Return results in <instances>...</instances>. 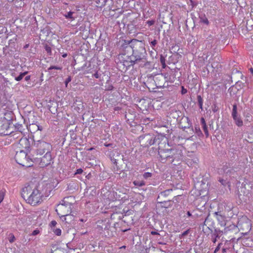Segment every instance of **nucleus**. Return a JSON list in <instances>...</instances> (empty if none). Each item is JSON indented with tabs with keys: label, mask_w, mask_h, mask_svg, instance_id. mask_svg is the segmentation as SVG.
Returning a JSON list of instances; mask_svg holds the SVG:
<instances>
[{
	"label": "nucleus",
	"mask_w": 253,
	"mask_h": 253,
	"mask_svg": "<svg viewBox=\"0 0 253 253\" xmlns=\"http://www.w3.org/2000/svg\"><path fill=\"white\" fill-rule=\"evenodd\" d=\"M45 50L49 55L52 53L51 48L48 45L45 46Z\"/></svg>",
	"instance_id": "nucleus-35"
},
{
	"label": "nucleus",
	"mask_w": 253,
	"mask_h": 253,
	"mask_svg": "<svg viewBox=\"0 0 253 253\" xmlns=\"http://www.w3.org/2000/svg\"><path fill=\"white\" fill-rule=\"evenodd\" d=\"M133 52V45L132 40L128 42V43L123 45V52L121 53H126L132 55Z\"/></svg>",
	"instance_id": "nucleus-15"
},
{
	"label": "nucleus",
	"mask_w": 253,
	"mask_h": 253,
	"mask_svg": "<svg viewBox=\"0 0 253 253\" xmlns=\"http://www.w3.org/2000/svg\"><path fill=\"white\" fill-rule=\"evenodd\" d=\"M233 120L238 126H241L243 125V122L240 117H236L233 118Z\"/></svg>",
	"instance_id": "nucleus-24"
},
{
	"label": "nucleus",
	"mask_w": 253,
	"mask_h": 253,
	"mask_svg": "<svg viewBox=\"0 0 253 253\" xmlns=\"http://www.w3.org/2000/svg\"><path fill=\"white\" fill-rule=\"evenodd\" d=\"M9 123L5 119H0V135H6L8 134Z\"/></svg>",
	"instance_id": "nucleus-14"
},
{
	"label": "nucleus",
	"mask_w": 253,
	"mask_h": 253,
	"mask_svg": "<svg viewBox=\"0 0 253 253\" xmlns=\"http://www.w3.org/2000/svg\"><path fill=\"white\" fill-rule=\"evenodd\" d=\"M52 231L57 236H60L61 235V230L59 228L53 229Z\"/></svg>",
	"instance_id": "nucleus-32"
},
{
	"label": "nucleus",
	"mask_w": 253,
	"mask_h": 253,
	"mask_svg": "<svg viewBox=\"0 0 253 253\" xmlns=\"http://www.w3.org/2000/svg\"><path fill=\"white\" fill-rule=\"evenodd\" d=\"M112 162L113 163V164L114 165H115V166L116 167V169H115V168H114L115 171H118L120 169L118 168V166L117 165V160L114 159H112Z\"/></svg>",
	"instance_id": "nucleus-37"
},
{
	"label": "nucleus",
	"mask_w": 253,
	"mask_h": 253,
	"mask_svg": "<svg viewBox=\"0 0 253 253\" xmlns=\"http://www.w3.org/2000/svg\"><path fill=\"white\" fill-rule=\"evenodd\" d=\"M10 236L11 237L9 239V241L10 243H12L15 241V238L13 234H11Z\"/></svg>",
	"instance_id": "nucleus-41"
},
{
	"label": "nucleus",
	"mask_w": 253,
	"mask_h": 253,
	"mask_svg": "<svg viewBox=\"0 0 253 253\" xmlns=\"http://www.w3.org/2000/svg\"><path fill=\"white\" fill-rule=\"evenodd\" d=\"M67 54L65 53V54L62 55V56H63V57L65 58V57H66L67 56Z\"/></svg>",
	"instance_id": "nucleus-64"
},
{
	"label": "nucleus",
	"mask_w": 253,
	"mask_h": 253,
	"mask_svg": "<svg viewBox=\"0 0 253 253\" xmlns=\"http://www.w3.org/2000/svg\"><path fill=\"white\" fill-rule=\"evenodd\" d=\"M232 116L233 118L237 117V108L236 105H234L233 106Z\"/></svg>",
	"instance_id": "nucleus-27"
},
{
	"label": "nucleus",
	"mask_w": 253,
	"mask_h": 253,
	"mask_svg": "<svg viewBox=\"0 0 253 253\" xmlns=\"http://www.w3.org/2000/svg\"><path fill=\"white\" fill-rule=\"evenodd\" d=\"M93 149H94V148H93V147H91V148H90L87 149V151H92V150H93Z\"/></svg>",
	"instance_id": "nucleus-62"
},
{
	"label": "nucleus",
	"mask_w": 253,
	"mask_h": 253,
	"mask_svg": "<svg viewBox=\"0 0 253 253\" xmlns=\"http://www.w3.org/2000/svg\"><path fill=\"white\" fill-rule=\"evenodd\" d=\"M151 176H152V174L150 172H145L143 174V177L145 178H147L150 177H151Z\"/></svg>",
	"instance_id": "nucleus-40"
},
{
	"label": "nucleus",
	"mask_w": 253,
	"mask_h": 253,
	"mask_svg": "<svg viewBox=\"0 0 253 253\" xmlns=\"http://www.w3.org/2000/svg\"><path fill=\"white\" fill-rule=\"evenodd\" d=\"M164 79L166 82L173 83L175 80V77L172 74V77L169 76V74L168 73L165 74Z\"/></svg>",
	"instance_id": "nucleus-22"
},
{
	"label": "nucleus",
	"mask_w": 253,
	"mask_h": 253,
	"mask_svg": "<svg viewBox=\"0 0 253 253\" xmlns=\"http://www.w3.org/2000/svg\"><path fill=\"white\" fill-rule=\"evenodd\" d=\"M83 172V170L82 169H79L76 170L75 174H81Z\"/></svg>",
	"instance_id": "nucleus-47"
},
{
	"label": "nucleus",
	"mask_w": 253,
	"mask_h": 253,
	"mask_svg": "<svg viewBox=\"0 0 253 253\" xmlns=\"http://www.w3.org/2000/svg\"><path fill=\"white\" fill-rule=\"evenodd\" d=\"M61 219L62 222H65L66 224H71L74 220V216L71 213H69V214H67V215L63 216Z\"/></svg>",
	"instance_id": "nucleus-20"
},
{
	"label": "nucleus",
	"mask_w": 253,
	"mask_h": 253,
	"mask_svg": "<svg viewBox=\"0 0 253 253\" xmlns=\"http://www.w3.org/2000/svg\"><path fill=\"white\" fill-rule=\"evenodd\" d=\"M250 71L251 74L253 75V68H250Z\"/></svg>",
	"instance_id": "nucleus-61"
},
{
	"label": "nucleus",
	"mask_w": 253,
	"mask_h": 253,
	"mask_svg": "<svg viewBox=\"0 0 253 253\" xmlns=\"http://www.w3.org/2000/svg\"><path fill=\"white\" fill-rule=\"evenodd\" d=\"M22 196L27 203L33 206L41 204L43 195L37 185L31 183L25 186L22 191Z\"/></svg>",
	"instance_id": "nucleus-1"
},
{
	"label": "nucleus",
	"mask_w": 253,
	"mask_h": 253,
	"mask_svg": "<svg viewBox=\"0 0 253 253\" xmlns=\"http://www.w3.org/2000/svg\"><path fill=\"white\" fill-rule=\"evenodd\" d=\"M27 74V72L21 73L18 77L15 78V80L17 81H21L23 78Z\"/></svg>",
	"instance_id": "nucleus-29"
},
{
	"label": "nucleus",
	"mask_w": 253,
	"mask_h": 253,
	"mask_svg": "<svg viewBox=\"0 0 253 253\" xmlns=\"http://www.w3.org/2000/svg\"><path fill=\"white\" fill-rule=\"evenodd\" d=\"M218 180L222 185H224L225 184V180L224 179L220 178Z\"/></svg>",
	"instance_id": "nucleus-53"
},
{
	"label": "nucleus",
	"mask_w": 253,
	"mask_h": 253,
	"mask_svg": "<svg viewBox=\"0 0 253 253\" xmlns=\"http://www.w3.org/2000/svg\"><path fill=\"white\" fill-rule=\"evenodd\" d=\"M215 213L217 215V219L219 220V217L222 218V216H221V215L219 214V212H216Z\"/></svg>",
	"instance_id": "nucleus-54"
},
{
	"label": "nucleus",
	"mask_w": 253,
	"mask_h": 253,
	"mask_svg": "<svg viewBox=\"0 0 253 253\" xmlns=\"http://www.w3.org/2000/svg\"><path fill=\"white\" fill-rule=\"evenodd\" d=\"M198 144V143H194L192 144V147H191V149H193V150L192 151H191V152H194L197 150Z\"/></svg>",
	"instance_id": "nucleus-38"
},
{
	"label": "nucleus",
	"mask_w": 253,
	"mask_h": 253,
	"mask_svg": "<svg viewBox=\"0 0 253 253\" xmlns=\"http://www.w3.org/2000/svg\"><path fill=\"white\" fill-rule=\"evenodd\" d=\"M211 241L213 243H215L217 241V238L214 237L213 235L211 236Z\"/></svg>",
	"instance_id": "nucleus-52"
},
{
	"label": "nucleus",
	"mask_w": 253,
	"mask_h": 253,
	"mask_svg": "<svg viewBox=\"0 0 253 253\" xmlns=\"http://www.w3.org/2000/svg\"><path fill=\"white\" fill-rule=\"evenodd\" d=\"M52 150V145L50 143L43 141H38L34 144L30 155L32 157H38L51 152Z\"/></svg>",
	"instance_id": "nucleus-3"
},
{
	"label": "nucleus",
	"mask_w": 253,
	"mask_h": 253,
	"mask_svg": "<svg viewBox=\"0 0 253 253\" xmlns=\"http://www.w3.org/2000/svg\"><path fill=\"white\" fill-rule=\"evenodd\" d=\"M189 231V229L187 230L186 231H184L183 233H182L181 236H184V235H186L187 233Z\"/></svg>",
	"instance_id": "nucleus-57"
},
{
	"label": "nucleus",
	"mask_w": 253,
	"mask_h": 253,
	"mask_svg": "<svg viewBox=\"0 0 253 253\" xmlns=\"http://www.w3.org/2000/svg\"><path fill=\"white\" fill-rule=\"evenodd\" d=\"M221 245H222V243H220L218 244V245L217 247L215 248V250H214V253H217V252L219 250V249H220V246H221Z\"/></svg>",
	"instance_id": "nucleus-45"
},
{
	"label": "nucleus",
	"mask_w": 253,
	"mask_h": 253,
	"mask_svg": "<svg viewBox=\"0 0 253 253\" xmlns=\"http://www.w3.org/2000/svg\"><path fill=\"white\" fill-rule=\"evenodd\" d=\"M31 145L30 142L27 137H22L19 141L18 147L21 149H28Z\"/></svg>",
	"instance_id": "nucleus-16"
},
{
	"label": "nucleus",
	"mask_w": 253,
	"mask_h": 253,
	"mask_svg": "<svg viewBox=\"0 0 253 253\" xmlns=\"http://www.w3.org/2000/svg\"><path fill=\"white\" fill-rule=\"evenodd\" d=\"M198 160H199L197 157H194V158L192 159H191V161H192L193 163L195 164H197Z\"/></svg>",
	"instance_id": "nucleus-48"
},
{
	"label": "nucleus",
	"mask_w": 253,
	"mask_h": 253,
	"mask_svg": "<svg viewBox=\"0 0 253 253\" xmlns=\"http://www.w3.org/2000/svg\"><path fill=\"white\" fill-rule=\"evenodd\" d=\"M105 7L104 9V12L105 13L107 11L111 12V11L114 12L116 10L119 9V8L117 6V2L113 0H107L105 5H104ZM109 16H112L114 14L111 13H109L107 14Z\"/></svg>",
	"instance_id": "nucleus-12"
},
{
	"label": "nucleus",
	"mask_w": 253,
	"mask_h": 253,
	"mask_svg": "<svg viewBox=\"0 0 253 253\" xmlns=\"http://www.w3.org/2000/svg\"><path fill=\"white\" fill-rule=\"evenodd\" d=\"M119 59L121 63L127 68L133 66L136 62L133 55L126 53H121L119 55Z\"/></svg>",
	"instance_id": "nucleus-6"
},
{
	"label": "nucleus",
	"mask_w": 253,
	"mask_h": 253,
	"mask_svg": "<svg viewBox=\"0 0 253 253\" xmlns=\"http://www.w3.org/2000/svg\"><path fill=\"white\" fill-rule=\"evenodd\" d=\"M172 191V190H166L165 191H163L161 193L160 195L161 196H165L167 193H169V192H170Z\"/></svg>",
	"instance_id": "nucleus-46"
},
{
	"label": "nucleus",
	"mask_w": 253,
	"mask_h": 253,
	"mask_svg": "<svg viewBox=\"0 0 253 253\" xmlns=\"http://www.w3.org/2000/svg\"><path fill=\"white\" fill-rule=\"evenodd\" d=\"M72 209V208L68 207L61 203L57 206L56 211L61 219L63 218V216L67 215V214L71 213Z\"/></svg>",
	"instance_id": "nucleus-9"
},
{
	"label": "nucleus",
	"mask_w": 253,
	"mask_h": 253,
	"mask_svg": "<svg viewBox=\"0 0 253 253\" xmlns=\"http://www.w3.org/2000/svg\"><path fill=\"white\" fill-rule=\"evenodd\" d=\"M155 23V21L154 20H148L147 21V24L149 26H152L153 25H154Z\"/></svg>",
	"instance_id": "nucleus-44"
},
{
	"label": "nucleus",
	"mask_w": 253,
	"mask_h": 253,
	"mask_svg": "<svg viewBox=\"0 0 253 253\" xmlns=\"http://www.w3.org/2000/svg\"><path fill=\"white\" fill-rule=\"evenodd\" d=\"M57 224V222L55 220H52L50 222V226L51 227H55Z\"/></svg>",
	"instance_id": "nucleus-43"
},
{
	"label": "nucleus",
	"mask_w": 253,
	"mask_h": 253,
	"mask_svg": "<svg viewBox=\"0 0 253 253\" xmlns=\"http://www.w3.org/2000/svg\"><path fill=\"white\" fill-rule=\"evenodd\" d=\"M52 69L59 70H61L62 69L61 67L56 66H51L48 68V70L50 71Z\"/></svg>",
	"instance_id": "nucleus-36"
},
{
	"label": "nucleus",
	"mask_w": 253,
	"mask_h": 253,
	"mask_svg": "<svg viewBox=\"0 0 253 253\" xmlns=\"http://www.w3.org/2000/svg\"><path fill=\"white\" fill-rule=\"evenodd\" d=\"M71 78L70 77H69L68 79H67L66 82H65V84H66V86L68 84L69 82H70L71 81Z\"/></svg>",
	"instance_id": "nucleus-55"
},
{
	"label": "nucleus",
	"mask_w": 253,
	"mask_h": 253,
	"mask_svg": "<svg viewBox=\"0 0 253 253\" xmlns=\"http://www.w3.org/2000/svg\"><path fill=\"white\" fill-rule=\"evenodd\" d=\"M133 184L135 186L141 187L145 185V182L143 180H135L133 182Z\"/></svg>",
	"instance_id": "nucleus-26"
},
{
	"label": "nucleus",
	"mask_w": 253,
	"mask_h": 253,
	"mask_svg": "<svg viewBox=\"0 0 253 253\" xmlns=\"http://www.w3.org/2000/svg\"><path fill=\"white\" fill-rule=\"evenodd\" d=\"M73 12L69 11L68 12L67 14L64 15V16L67 19L69 18L73 20L74 19V18L73 17Z\"/></svg>",
	"instance_id": "nucleus-34"
},
{
	"label": "nucleus",
	"mask_w": 253,
	"mask_h": 253,
	"mask_svg": "<svg viewBox=\"0 0 253 253\" xmlns=\"http://www.w3.org/2000/svg\"><path fill=\"white\" fill-rule=\"evenodd\" d=\"M197 98H198V104H199V107L200 109H203V108H202L203 99L200 95H198L197 97Z\"/></svg>",
	"instance_id": "nucleus-31"
},
{
	"label": "nucleus",
	"mask_w": 253,
	"mask_h": 253,
	"mask_svg": "<svg viewBox=\"0 0 253 253\" xmlns=\"http://www.w3.org/2000/svg\"><path fill=\"white\" fill-rule=\"evenodd\" d=\"M160 78L163 79V75H161L159 77H156L155 80V82L158 87H161L164 86V84L163 83H159V82H158V80H160Z\"/></svg>",
	"instance_id": "nucleus-25"
},
{
	"label": "nucleus",
	"mask_w": 253,
	"mask_h": 253,
	"mask_svg": "<svg viewBox=\"0 0 253 253\" xmlns=\"http://www.w3.org/2000/svg\"><path fill=\"white\" fill-rule=\"evenodd\" d=\"M5 195V190H1L0 191V204L2 202Z\"/></svg>",
	"instance_id": "nucleus-30"
},
{
	"label": "nucleus",
	"mask_w": 253,
	"mask_h": 253,
	"mask_svg": "<svg viewBox=\"0 0 253 253\" xmlns=\"http://www.w3.org/2000/svg\"><path fill=\"white\" fill-rule=\"evenodd\" d=\"M30 76H27L25 78V80L28 81L30 80Z\"/></svg>",
	"instance_id": "nucleus-59"
},
{
	"label": "nucleus",
	"mask_w": 253,
	"mask_h": 253,
	"mask_svg": "<svg viewBox=\"0 0 253 253\" xmlns=\"http://www.w3.org/2000/svg\"><path fill=\"white\" fill-rule=\"evenodd\" d=\"M51 152L38 157V162L34 163H38L40 167L44 168L50 165L52 161Z\"/></svg>",
	"instance_id": "nucleus-8"
},
{
	"label": "nucleus",
	"mask_w": 253,
	"mask_h": 253,
	"mask_svg": "<svg viewBox=\"0 0 253 253\" xmlns=\"http://www.w3.org/2000/svg\"><path fill=\"white\" fill-rule=\"evenodd\" d=\"M187 90L186 88H185L183 86L181 87V93L182 94H184L187 93Z\"/></svg>",
	"instance_id": "nucleus-49"
},
{
	"label": "nucleus",
	"mask_w": 253,
	"mask_h": 253,
	"mask_svg": "<svg viewBox=\"0 0 253 253\" xmlns=\"http://www.w3.org/2000/svg\"><path fill=\"white\" fill-rule=\"evenodd\" d=\"M15 159L18 164L27 168L32 166L35 162L39 161L38 157H32L31 155L28 156L24 150L16 152Z\"/></svg>",
	"instance_id": "nucleus-2"
},
{
	"label": "nucleus",
	"mask_w": 253,
	"mask_h": 253,
	"mask_svg": "<svg viewBox=\"0 0 253 253\" xmlns=\"http://www.w3.org/2000/svg\"><path fill=\"white\" fill-rule=\"evenodd\" d=\"M17 127L19 131L21 133V134H22L23 130H24V129L23 128V126L22 125H18Z\"/></svg>",
	"instance_id": "nucleus-39"
},
{
	"label": "nucleus",
	"mask_w": 253,
	"mask_h": 253,
	"mask_svg": "<svg viewBox=\"0 0 253 253\" xmlns=\"http://www.w3.org/2000/svg\"><path fill=\"white\" fill-rule=\"evenodd\" d=\"M107 0H88V2H90V4L94 5L97 7H102L104 6Z\"/></svg>",
	"instance_id": "nucleus-18"
},
{
	"label": "nucleus",
	"mask_w": 253,
	"mask_h": 253,
	"mask_svg": "<svg viewBox=\"0 0 253 253\" xmlns=\"http://www.w3.org/2000/svg\"><path fill=\"white\" fill-rule=\"evenodd\" d=\"M229 230V227H227L224 228L223 230H222L223 231V235L227 234Z\"/></svg>",
	"instance_id": "nucleus-51"
},
{
	"label": "nucleus",
	"mask_w": 253,
	"mask_h": 253,
	"mask_svg": "<svg viewBox=\"0 0 253 253\" xmlns=\"http://www.w3.org/2000/svg\"><path fill=\"white\" fill-rule=\"evenodd\" d=\"M201 122L203 129L205 133L206 136V137H208L209 136L208 129V127L207 126V125L206 123V121H205V119H204V118H201Z\"/></svg>",
	"instance_id": "nucleus-21"
},
{
	"label": "nucleus",
	"mask_w": 253,
	"mask_h": 253,
	"mask_svg": "<svg viewBox=\"0 0 253 253\" xmlns=\"http://www.w3.org/2000/svg\"><path fill=\"white\" fill-rule=\"evenodd\" d=\"M80 221H81V222H85L86 221V219H80Z\"/></svg>",
	"instance_id": "nucleus-63"
},
{
	"label": "nucleus",
	"mask_w": 253,
	"mask_h": 253,
	"mask_svg": "<svg viewBox=\"0 0 253 253\" xmlns=\"http://www.w3.org/2000/svg\"><path fill=\"white\" fill-rule=\"evenodd\" d=\"M204 22L207 24H209V21L207 19H206L205 20H204Z\"/></svg>",
	"instance_id": "nucleus-60"
},
{
	"label": "nucleus",
	"mask_w": 253,
	"mask_h": 253,
	"mask_svg": "<svg viewBox=\"0 0 253 253\" xmlns=\"http://www.w3.org/2000/svg\"><path fill=\"white\" fill-rule=\"evenodd\" d=\"M157 44V41L156 40H153L151 42V45L152 47H154Z\"/></svg>",
	"instance_id": "nucleus-50"
},
{
	"label": "nucleus",
	"mask_w": 253,
	"mask_h": 253,
	"mask_svg": "<svg viewBox=\"0 0 253 253\" xmlns=\"http://www.w3.org/2000/svg\"><path fill=\"white\" fill-rule=\"evenodd\" d=\"M166 60L164 57L161 56L160 58V62L162 65V67L163 68H165L166 67Z\"/></svg>",
	"instance_id": "nucleus-33"
},
{
	"label": "nucleus",
	"mask_w": 253,
	"mask_h": 253,
	"mask_svg": "<svg viewBox=\"0 0 253 253\" xmlns=\"http://www.w3.org/2000/svg\"><path fill=\"white\" fill-rule=\"evenodd\" d=\"M206 181L202 180L194 184V188L199 191V193L200 195H203L205 196L208 194L209 186L208 183H206Z\"/></svg>",
	"instance_id": "nucleus-11"
},
{
	"label": "nucleus",
	"mask_w": 253,
	"mask_h": 253,
	"mask_svg": "<svg viewBox=\"0 0 253 253\" xmlns=\"http://www.w3.org/2000/svg\"><path fill=\"white\" fill-rule=\"evenodd\" d=\"M139 140L142 146L147 147L153 145L155 143L156 137L154 135L146 134L140 136Z\"/></svg>",
	"instance_id": "nucleus-7"
},
{
	"label": "nucleus",
	"mask_w": 253,
	"mask_h": 253,
	"mask_svg": "<svg viewBox=\"0 0 253 253\" xmlns=\"http://www.w3.org/2000/svg\"><path fill=\"white\" fill-rule=\"evenodd\" d=\"M133 45V56L136 62L144 58L146 54L144 43L142 41L136 39H132Z\"/></svg>",
	"instance_id": "nucleus-4"
},
{
	"label": "nucleus",
	"mask_w": 253,
	"mask_h": 253,
	"mask_svg": "<svg viewBox=\"0 0 253 253\" xmlns=\"http://www.w3.org/2000/svg\"><path fill=\"white\" fill-rule=\"evenodd\" d=\"M174 150L171 149H168L166 151H161L159 152V154L161 158V161L163 163H164V160L171 159V160H170V162L172 163L175 159L173 157L174 155Z\"/></svg>",
	"instance_id": "nucleus-13"
},
{
	"label": "nucleus",
	"mask_w": 253,
	"mask_h": 253,
	"mask_svg": "<svg viewBox=\"0 0 253 253\" xmlns=\"http://www.w3.org/2000/svg\"><path fill=\"white\" fill-rule=\"evenodd\" d=\"M74 202H75L74 197H73L72 196H69V197H65L62 200L61 203L63 204L64 205H65L68 207H70V208H72Z\"/></svg>",
	"instance_id": "nucleus-19"
},
{
	"label": "nucleus",
	"mask_w": 253,
	"mask_h": 253,
	"mask_svg": "<svg viewBox=\"0 0 253 253\" xmlns=\"http://www.w3.org/2000/svg\"><path fill=\"white\" fill-rule=\"evenodd\" d=\"M40 233V230L38 229H36L34 230L32 233V235L33 236H36L38 235Z\"/></svg>",
	"instance_id": "nucleus-42"
},
{
	"label": "nucleus",
	"mask_w": 253,
	"mask_h": 253,
	"mask_svg": "<svg viewBox=\"0 0 253 253\" xmlns=\"http://www.w3.org/2000/svg\"><path fill=\"white\" fill-rule=\"evenodd\" d=\"M237 226L242 233L246 234L251 230V221L246 216H242L238 222Z\"/></svg>",
	"instance_id": "nucleus-5"
},
{
	"label": "nucleus",
	"mask_w": 253,
	"mask_h": 253,
	"mask_svg": "<svg viewBox=\"0 0 253 253\" xmlns=\"http://www.w3.org/2000/svg\"><path fill=\"white\" fill-rule=\"evenodd\" d=\"M138 107L142 112L147 111L149 108V101L144 99H141L139 102Z\"/></svg>",
	"instance_id": "nucleus-17"
},
{
	"label": "nucleus",
	"mask_w": 253,
	"mask_h": 253,
	"mask_svg": "<svg viewBox=\"0 0 253 253\" xmlns=\"http://www.w3.org/2000/svg\"><path fill=\"white\" fill-rule=\"evenodd\" d=\"M212 235L217 239H219L223 235V231H221L219 229H215Z\"/></svg>",
	"instance_id": "nucleus-23"
},
{
	"label": "nucleus",
	"mask_w": 253,
	"mask_h": 253,
	"mask_svg": "<svg viewBox=\"0 0 253 253\" xmlns=\"http://www.w3.org/2000/svg\"><path fill=\"white\" fill-rule=\"evenodd\" d=\"M104 145L106 146V147H112V144L111 143H108V144H107V143H105L104 144Z\"/></svg>",
	"instance_id": "nucleus-58"
},
{
	"label": "nucleus",
	"mask_w": 253,
	"mask_h": 253,
	"mask_svg": "<svg viewBox=\"0 0 253 253\" xmlns=\"http://www.w3.org/2000/svg\"><path fill=\"white\" fill-rule=\"evenodd\" d=\"M195 132L199 137L203 136V133L199 126H196L195 128Z\"/></svg>",
	"instance_id": "nucleus-28"
},
{
	"label": "nucleus",
	"mask_w": 253,
	"mask_h": 253,
	"mask_svg": "<svg viewBox=\"0 0 253 253\" xmlns=\"http://www.w3.org/2000/svg\"><path fill=\"white\" fill-rule=\"evenodd\" d=\"M151 234L152 235H159V233L156 231H152L151 232Z\"/></svg>",
	"instance_id": "nucleus-56"
},
{
	"label": "nucleus",
	"mask_w": 253,
	"mask_h": 253,
	"mask_svg": "<svg viewBox=\"0 0 253 253\" xmlns=\"http://www.w3.org/2000/svg\"><path fill=\"white\" fill-rule=\"evenodd\" d=\"M102 195L104 199L109 202L116 201L119 198L116 192L113 190H107L106 188L102 189Z\"/></svg>",
	"instance_id": "nucleus-10"
}]
</instances>
